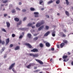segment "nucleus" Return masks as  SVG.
Segmentation results:
<instances>
[{"instance_id":"obj_1","label":"nucleus","mask_w":73,"mask_h":73,"mask_svg":"<svg viewBox=\"0 0 73 73\" xmlns=\"http://www.w3.org/2000/svg\"><path fill=\"white\" fill-rule=\"evenodd\" d=\"M44 21L43 20L41 21L40 22L37 24V27H40L41 25H43L44 24Z\"/></svg>"},{"instance_id":"obj_2","label":"nucleus","mask_w":73,"mask_h":73,"mask_svg":"<svg viewBox=\"0 0 73 73\" xmlns=\"http://www.w3.org/2000/svg\"><path fill=\"white\" fill-rule=\"evenodd\" d=\"M15 63H14L13 64H12L11 66L9 67V69L10 70V69H12V68H13V67H14V66H15Z\"/></svg>"},{"instance_id":"obj_3","label":"nucleus","mask_w":73,"mask_h":73,"mask_svg":"<svg viewBox=\"0 0 73 73\" xmlns=\"http://www.w3.org/2000/svg\"><path fill=\"white\" fill-rule=\"evenodd\" d=\"M25 45H26V46H28L29 48H32V46L29 43H26L25 44Z\"/></svg>"},{"instance_id":"obj_4","label":"nucleus","mask_w":73,"mask_h":73,"mask_svg":"<svg viewBox=\"0 0 73 73\" xmlns=\"http://www.w3.org/2000/svg\"><path fill=\"white\" fill-rule=\"evenodd\" d=\"M37 61L41 65H43V64H44L43 62L40 60L37 59Z\"/></svg>"},{"instance_id":"obj_5","label":"nucleus","mask_w":73,"mask_h":73,"mask_svg":"<svg viewBox=\"0 0 73 73\" xmlns=\"http://www.w3.org/2000/svg\"><path fill=\"white\" fill-rule=\"evenodd\" d=\"M6 24H7V28H9L10 27V23H9V22H6Z\"/></svg>"},{"instance_id":"obj_6","label":"nucleus","mask_w":73,"mask_h":73,"mask_svg":"<svg viewBox=\"0 0 73 73\" xmlns=\"http://www.w3.org/2000/svg\"><path fill=\"white\" fill-rule=\"evenodd\" d=\"M61 35L62 37H66V35L62 32L61 33Z\"/></svg>"},{"instance_id":"obj_7","label":"nucleus","mask_w":73,"mask_h":73,"mask_svg":"<svg viewBox=\"0 0 73 73\" xmlns=\"http://www.w3.org/2000/svg\"><path fill=\"white\" fill-rule=\"evenodd\" d=\"M44 28V25L42 26L41 27H39L38 29V31H41V29H43Z\"/></svg>"},{"instance_id":"obj_8","label":"nucleus","mask_w":73,"mask_h":73,"mask_svg":"<svg viewBox=\"0 0 73 73\" xmlns=\"http://www.w3.org/2000/svg\"><path fill=\"white\" fill-rule=\"evenodd\" d=\"M55 33H56V32L55 31H53L52 32V35L53 37H54L56 36V34H55Z\"/></svg>"},{"instance_id":"obj_9","label":"nucleus","mask_w":73,"mask_h":73,"mask_svg":"<svg viewBox=\"0 0 73 73\" xmlns=\"http://www.w3.org/2000/svg\"><path fill=\"white\" fill-rule=\"evenodd\" d=\"M46 45L47 47H49L50 46V44L48 42H47L46 43Z\"/></svg>"},{"instance_id":"obj_10","label":"nucleus","mask_w":73,"mask_h":73,"mask_svg":"<svg viewBox=\"0 0 73 73\" xmlns=\"http://www.w3.org/2000/svg\"><path fill=\"white\" fill-rule=\"evenodd\" d=\"M64 45H65L64 43V42H62L60 44V48H63V47L64 46Z\"/></svg>"},{"instance_id":"obj_11","label":"nucleus","mask_w":73,"mask_h":73,"mask_svg":"<svg viewBox=\"0 0 73 73\" xmlns=\"http://www.w3.org/2000/svg\"><path fill=\"white\" fill-rule=\"evenodd\" d=\"M30 56H33V57H37V54H33L31 53L30 54Z\"/></svg>"},{"instance_id":"obj_12","label":"nucleus","mask_w":73,"mask_h":73,"mask_svg":"<svg viewBox=\"0 0 73 73\" xmlns=\"http://www.w3.org/2000/svg\"><path fill=\"white\" fill-rule=\"evenodd\" d=\"M50 31H48L44 35V36H47L48 35H49Z\"/></svg>"},{"instance_id":"obj_13","label":"nucleus","mask_w":73,"mask_h":73,"mask_svg":"<svg viewBox=\"0 0 73 73\" xmlns=\"http://www.w3.org/2000/svg\"><path fill=\"white\" fill-rule=\"evenodd\" d=\"M63 43H64L65 44H68V40H64L63 41Z\"/></svg>"},{"instance_id":"obj_14","label":"nucleus","mask_w":73,"mask_h":73,"mask_svg":"<svg viewBox=\"0 0 73 73\" xmlns=\"http://www.w3.org/2000/svg\"><path fill=\"white\" fill-rule=\"evenodd\" d=\"M31 52H37V49L34 48L32 50H31Z\"/></svg>"},{"instance_id":"obj_15","label":"nucleus","mask_w":73,"mask_h":73,"mask_svg":"<svg viewBox=\"0 0 73 73\" xmlns=\"http://www.w3.org/2000/svg\"><path fill=\"white\" fill-rule=\"evenodd\" d=\"M9 38H8L6 40V44H8L9 43Z\"/></svg>"},{"instance_id":"obj_16","label":"nucleus","mask_w":73,"mask_h":73,"mask_svg":"<svg viewBox=\"0 0 73 73\" xmlns=\"http://www.w3.org/2000/svg\"><path fill=\"white\" fill-rule=\"evenodd\" d=\"M14 20L15 21H17L18 22L19 21V19L18 18L16 17L14 19Z\"/></svg>"},{"instance_id":"obj_17","label":"nucleus","mask_w":73,"mask_h":73,"mask_svg":"<svg viewBox=\"0 0 73 73\" xmlns=\"http://www.w3.org/2000/svg\"><path fill=\"white\" fill-rule=\"evenodd\" d=\"M20 49V46H17L15 48V50H18Z\"/></svg>"},{"instance_id":"obj_18","label":"nucleus","mask_w":73,"mask_h":73,"mask_svg":"<svg viewBox=\"0 0 73 73\" xmlns=\"http://www.w3.org/2000/svg\"><path fill=\"white\" fill-rule=\"evenodd\" d=\"M62 58L63 59H65V58H68V56H67V55L63 56L62 57Z\"/></svg>"},{"instance_id":"obj_19","label":"nucleus","mask_w":73,"mask_h":73,"mask_svg":"<svg viewBox=\"0 0 73 73\" xmlns=\"http://www.w3.org/2000/svg\"><path fill=\"white\" fill-rule=\"evenodd\" d=\"M30 10L31 11H34L35 10V9L33 7H31L30 8Z\"/></svg>"},{"instance_id":"obj_20","label":"nucleus","mask_w":73,"mask_h":73,"mask_svg":"<svg viewBox=\"0 0 73 73\" xmlns=\"http://www.w3.org/2000/svg\"><path fill=\"white\" fill-rule=\"evenodd\" d=\"M65 13L67 16H69V12H68V11H66Z\"/></svg>"},{"instance_id":"obj_21","label":"nucleus","mask_w":73,"mask_h":73,"mask_svg":"<svg viewBox=\"0 0 73 73\" xmlns=\"http://www.w3.org/2000/svg\"><path fill=\"white\" fill-rule=\"evenodd\" d=\"M39 45L40 47L41 48H42V47H43L44 46L43 45V44H42V43H40Z\"/></svg>"},{"instance_id":"obj_22","label":"nucleus","mask_w":73,"mask_h":73,"mask_svg":"<svg viewBox=\"0 0 73 73\" xmlns=\"http://www.w3.org/2000/svg\"><path fill=\"white\" fill-rule=\"evenodd\" d=\"M53 3V1L52 0L50 1H48V4H51V3Z\"/></svg>"},{"instance_id":"obj_23","label":"nucleus","mask_w":73,"mask_h":73,"mask_svg":"<svg viewBox=\"0 0 73 73\" xmlns=\"http://www.w3.org/2000/svg\"><path fill=\"white\" fill-rule=\"evenodd\" d=\"M27 36L29 38H31V34L28 33L27 35Z\"/></svg>"},{"instance_id":"obj_24","label":"nucleus","mask_w":73,"mask_h":73,"mask_svg":"<svg viewBox=\"0 0 73 73\" xmlns=\"http://www.w3.org/2000/svg\"><path fill=\"white\" fill-rule=\"evenodd\" d=\"M32 25H33L32 23H29L27 25V26H28L29 27H32Z\"/></svg>"},{"instance_id":"obj_25","label":"nucleus","mask_w":73,"mask_h":73,"mask_svg":"<svg viewBox=\"0 0 73 73\" xmlns=\"http://www.w3.org/2000/svg\"><path fill=\"white\" fill-rule=\"evenodd\" d=\"M66 4L67 5H69V2L68 1V0H66Z\"/></svg>"},{"instance_id":"obj_26","label":"nucleus","mask_w":73,"mask_h":73,"mask_svg":"<svg viewBox=\"0 0 73 73\" xmlns=\"http://www.w3.org/2000/svg\"><path fill=\"white\" fill-rule=\"evenodd\" d=\"M60 1H59V0H58L56 1V4H58L60 3Z\"/></svg>"},{"instance_id":"obj_27","label":"nucleus","mask_w":73,"mask_h":73,"mask_svg":"<svg viewBox=\"0 0 73 73\" xmlns=\"http://www.w3.org/2000/svg\"><path fill=\"white\" fill-rule=\"evenodd\" d=\"M12 13H14L16 12V10L15 9H13L12 11Z\"/></svg>"},{"instance_id":"obj_28","label":"nucleus","mask_w":73,"mask_h":73,"mask_svg":"<svg viewBox=\"0 0 73 73\" xmlns=\"http://www.w3.org/2000/svg\"><path fill=\"white\" fill-rule=\"evenodd\" d=\"M5 49V48H2V50L1 51V53H2V52H3L4 50Z\"/></svg>"},{"instance_id":"obj_29","label":"nucleus","mask_w":73,"mask_h":73,"mask_svg":"<svg viewBox=\"0 0 73 73\" xmlns=\"http://www.w3.org/2000/svg\"><path fill=\"white\" fill-rule=\"evenodd\" d=\"M30 67H31V64H30L29 65H28L27 66V68H28L29 69L30 68Z\"/></svg>"},{"instance_id":"obj_30","label":"nucleus","mask_w":73,"mask_h":73,"mask_svg":"<svg viewBox=\"0 0 73 73\" xmlns=\"http://www.w3.org/2000/svg\"><path fill=\"white\" fill-rule=\"evenodd\" d=\"M45 28H46V30H48V29H49V26H45Z\"/></svg>"},{"instance_id":"obj_31","label":"nucleus","mask_w":73,"mask_h":73,"mask_svg":"<svg viewBox=\"0 0 73 73\" xmlns=\"http://www.w3.org/2000/svg\"><path fill=\"white\" fill-rule=\"evenodd\" d=\"M34 15H35V17H37V12H34Z\"/></svg>"},{"instance_id":"obj_32","label":"nucleus","mask_w":73,"mask_h":73,"mask_svg":"<svg viewBox=\"0 0 73 73\" xmlns=\"http://www.w3.org/2000/svg\"><path fill=\"white\" fill-rule=\"evenodd\" d=\"M21 24V21H20L19 23H17V25H20Z\"/></svg>"},{"instance_id":"obj_33","label":"nucleus","mask_w":73,"mask_h":73,"mask_svg":"<svg viewBox=\"0 0 73 73\" xmlns=\"http://www.w3.org/2000/svg\"><path fill=\"white\" fill-rule=\"evenodd\" d=\"M8 2V1L7 0H5L3 1V3H7Z\"/></svg>"},{"instance_id":"obj_34","label":"nucleus","mask_w":73,"mask_h":73,"mask_svg":"<svg viewBox=\"0 0 73 73\" xmlns=\"http://www.w3.org/2000/svg\"><path fill=\"white\" fill-rule=\"evenodd\" d=\"M1 43L2 44H5V42L4 41H2L1 40Z\"/></svg>"},{"instance_id":"obj_35","label":"nucleus","mask_w":73,"mask_h":73,"mask_svg":"<svg viewBox=\"0 0 73 73\" xmlns=\"http://www.w3.org/2000/svg\"><path fill=\"white\" fill-rule=\"evenodd\" d=\"M30 65H31V66H34L35 65V63H31L30 64Z\"/></svg>"},{"instance_id":"obj_36","label":"nucleus","mask_w":73,"mask_h":73,"mask_svg":"<svg viewBox=\"0 0 73 73\" xmlns=\"http://www.w3.org/2000/svg\"><path fill=\"white\" fill-rule=\"evenodd\" d=\"M22 11L23 12H26V9H23L22 10Z\"/></svg>"},{"instance_id":"obj_37","label":"nucleus","mask_w":73,"mask_h":73,"mask_svg":"<svg viewBox=\"0 0 73 73\" xmlns=\"http://www.w3.org/2000/svg\"><path fill=\"white\" fill-rule=\"evenodd\" d=\"M12 36L13 37H15V35L14 34H13L12 35Z\"/></svg>"},{"instance_id":"obj_38","label":"nucleus","mask_w":73,"mask_h":73,"mask_svg":"<svg viewBox=\"0 0 73 73\" xmlns=\"http://www.w3.org/2000/svg\"><path fill=\"white\" fill-rule=\"evenodd\" d=\"M2 31L3 32H6V31L4 29H2Z\"/></svg>"},{"instance_id":"obj_39","label":"nucleus","mask_w":73,"mask_h":73,"mask_svg":"<svg viewBox=\"0 0 73 73\" xmlns=\"http://www.w3.org/2000/svg\"><path fill=\"white\" fill-rule=\"evenodd\" d=\"M34 41H36V40H37V37H36V38H35L33 39Z\"/></svg>"},{"instance_id":"obj_40","label":"nucleus","mask_w":73,"mask_h":73,"mask_svg":"<svg viewBox=\"0 0 73 73\" xmlns=\"http://www.w3.org/2000/svg\"><path fill=\"white\" fill-rule=\"evenodd\" d=\"M51 49L52 51H54V48H51Z\"/></svg>"},{"instance_id":"obj_41","label":"nucleus","mask_w":73,"mask_h":73,"mask_svg":"<svg viewBox=\"0 0 73 73\" xmlns=\"http://www.w3.org/2000/svg\"><path fill=\"white\" fill-rule=\"evenodd\" d=\"M23 38V35H20L19 37V38Z\"/></svg>"},{"instance_id":"obj_42","label":"nucleus","mask_w":73,"mask_h":73,"mask_svg":"<svg viewBox=\"0 0 73 73\" xmlns=\"http://www.w3.org/2000/svg\"><path fill=\"white\" fill-rule=\"evenodd\" d=\"M17 10H19V11H20V9L18 7H17L16 8Z\"/></svg>"},{"instance_id":"obj_43","label":"nucleus","mask_w":73,"mask_h":73,"mask_svg":"<svg viewBox=\"0 0 73 73\" xmlns=\"http://www.w3.org/2000/svg\"><path fill=\"white\" fill-rule=\"evenodd\" d=\"M46 17H47V18H48V19L49 18V16L47 15H46Z\"/></svg>"},{"instance_id":"obj_44","label":"nucleus","mask_w":73,"mask_h":73,"mask_svg":"<svg viewBox=\"0 0 73 73\" xmlns=\"http://www.w3.org/2000/svg\"><path fill=\"white\" fill-rule=\"evenodd\" d=\"M4 17H6V16H7V14H5L4 15Z\"/></svg>"},{"instance_id":"obj_45","label":"nucleus","mask_w":73,"mask_h":73,"mask_svg":"<svg viewBox=\"0 0 73 73\" xmlns=\"http://www.w3.org/2000/svg\"><path fill=\"white\" fill-rule=\"evenodd\" d=\"M26 19H27V18L26 17H24L23 19V21H25Z\"/></svg>"},{"instance_id":"obj_46","label":"nucleus","mask_w":73,"mask_h":73,"mask_svg":"<svg viewBox=\"0 0 73 73\" xmlns=\"http://www.w3.org/2000/svg\"><path fill=\"white\" fill-rule=\"evenodd\" d=\"M10 48H12L13 46V44H11L10 45Z\"/></svg>"},{"instance_id":"obj_47","label":"nucleus","mask_w":73,"mask_h":73,"mask_svg":"<svg viewBox=\"0 0 73 73\" xmlns=\"http://www.w3.org/2000/svg\"><path fill=\"white\" fill-rule=\"evenodd\" d=\"M7 57V54H5V55H4V58H6Z\"/></svg>"},{"instance_id":"obj_48","label":"nucleus","mask_w":73,"mask_h":73,"mask_svg":"<svg viewBox=\"0 0 73 73\" xmlns=\"http://www.w3.org/2000/svg\"><path fill=\"white\" fill-rule=\"evenodd\" d=\"M42 3H43V1H40V4H41Z\"/></svg>"},{"instance_id":"obj_49","label":"nucleus","mask_w":73,"mask_h":73,"mask_svg":"<svg viewBox=\"0 0 73 73\" xmlns=\"http://www.w3.org/2000/svg\"><path fill=\"white\" fill-rule=\"evenodd\" d=\"M38 13L37 12V17H38Z\"/></svg>"},{"instance_id":"obj_50","label":"nucleus","mask_w":73,"mask_h":73,"mask_svg":"<svg viewBox=\"0 0 73 73\" xmlns=\"http://www.w3.org/2000/svg\"><path fill=\"white\" fill-rule=\"evenodd\" d=\"M52 60H53V59H52V58H51L50 60V62H52Z\"/></svg>"},{"instance_id":"obj_51","label":"nucleus","mask_w":73,"mask_h":73,"mask_svg":"<svg viewBox=\"0 0 73 73\" xmlns=\"http://www.w3.org/2000/svg\"><path fill=\"white\" fill-rule=\"evenodd\" d=\"M21 4H22L21 2H19V5H21Z\"/></svg>"},{"instance_id":"obj_52","label":"nucleus","mask_w":73,"mask_h":73,"mask_svg":"<svg viewBox=\"0 0 73 73\" xmlns=\"http://www.w3.org/2000/svg\"><path fill=\"white\" fill-rule=\"evenodd\" d=\"M57 47L58 48H60V46L58 45H57Z\"/></svg>"},{"instance_id":"obj_53","label":"nucleus","mask_w":73,"mask_h":73,"mask_svg":"<svg viewBox=\"0 0 73 73\" xmlns=\"http://www.w3.org/2000/svg\"><path fill=\"white\" fill-rule=\"evenodd\" d=\"M31 27H32V28H35V27L34 26H32Z\"/></svg>"},{"instance_id":"obj_54","label":"nucleus","mask_w":73,"mask_h":73,"mask_svg":"<svg viewBox=\"0 0 73 73\" xmlns=\"http://www.w3.org/2000/svg\"><path fill=\"white\" fill-rule=\"evenodd\" d=\"M41 10H42V11L43 10H44V8H42Z\"/></svg>"},{"instance_id":"obj_55","label":"nucleus","mask_w":73,"mask_h":73,"mask_svg":"<svg viewBox=\"0 0 73 73\" xmlns=\"http://www.w3.org/2000/svg\"><path fill=\"white\" fill-rule=\"evenodd\" d=\"M1 37L0 36V39L1 38ZM1 39H0V44H1Z\"/></svg>"},{"instance_id":"obj_56","label":"nucleus","mask_w":73,"mask_h":73,"mask_svg":"<svg viewBox=\"0 0 73 73\" xmlns=\"http://www.w3.org/2000/svg\"><path fill=\"white\" fill-rule=\"evenodd\" d=\"M34 36H37V34H34Z\"/></svg>"},{"instance_id":"obj_57","label":"nucleus","mask_w":73,"mask_h":73,"mask_svg":"<svg viewBox=\"0 0 73 73\" xmlns=\"http://www.w3.org/2000/svg\"><path fill=\"white\" fill-rule=\"evenodd\" d=\"M34 69H37V67H35L34 68Z\"/></svg>"},{"instance_id":"obj_58","label":"nucleus","mask_w":73,"mask_h":73,"mask_svg":"<svg viewBox=\"0 0 73 73\" xmlns=\"http://www.w3.org/2000/svg\"><path fill=\"white\" fill-rule=\"evenodd\" d=\"M63 61H64V62H66V60L65 59H64Z\"/></svg>"},{"instance_id":"obj_59","label":"nucleus","mask_w":73,"mask_h":73,"mask_svg":"<svg viewBox=\"0 0 73 73\" xmlns=\"http://www.w3.org/2000/svg\"><path fill=\"white\" fill-rule=\"evenodd\" d=\"M68 55H69L70 54V53L69 52H68Z\"/></svg>"},{"instance_id":"obj_60","label":"nucleus","mask_w":73,"mask_h":73,"mask_svg":"<svg viewBox=\"0 0 73 73\" xmlns=\"http://www.w3.org/2000/svg\"><path fill=\"white\" fill-rule=\"evenodd\" d=\"M22 35H24V33H22Z\"/></svg>"},{"instance_id":"obj_61","label":"nucleus","mask_w":73,"mask_h":73,"mask_svg":"<svg viewBox=\"0 0 73 73\" xmlns=\"http://www.w3.org/2000/svg\"><path fill=\"white\" fill-rule=\"evenodd\" d=\"M71 64L72 65H73V61L71 62Z\"/></svg>"},{"instance_id":"obj_62","label":"nucleus","mask_w":73,"mask_h":73,"mask_svg":"<svg viewBox=\"0 0 73 73\" xmlns=\"http://www.w3.org/2000/svg\"><path fill=\"white\" fill-rule=\"evenodd\" d=\"M12 70L13 71V72H15V70H14V69L13 68L12 69Z\"/></svg>"},{"instance_id":"obj_63","label":"nucleus","mask_w":73,"mask_h":73,"mask_svg":"<svg viewBox=\"0 0 73 73\" xmlns=\"http://www.w3.org/2000/svg\"><path fill=\"white\" fill-rule=\"evenodd\" d=\"M35 23H35L33 22V24H35Z\"/></svg>"},{"instance_id":"obj_64","label":"nucleus","mask_w":73,"mask_h":73,"mask_svg":"<svg viewBox=\"0 0 73 73\" xmlns=\"http://www.w3.org/2000/svg\"><path fill=\"white\" fill-rule=\"evenodd\" d=\"M71 8H72V10H73V7H71Z\"/></svg>"}]
</instances>
